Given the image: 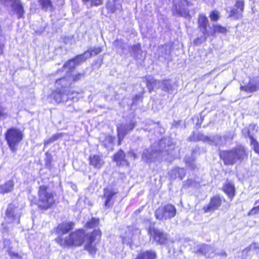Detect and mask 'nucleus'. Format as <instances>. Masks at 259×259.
<instances>
[{
  "mask_svg": "<svg viewBox=\"0 0 259 259\" xmlns=\"http://www.w3.org/2000/svg\"><path fill=\"white\" fill-rule=\"evenodd\" d=\"M85 237L84 231L82 230H78L76 232L71 233L65 238L58 236L55 240L57 243L63 247L80 246L84 242ZM101 237V232L99 230H94L87 236L85 247L92 256H94L96 253V244L100 240Z\"/></svg>",
  "mask_w": 259,
  "mask_h": 259,
  "instance_id": "1",
  "label": "nucleus"
},
{
  "mask_svg": "<svg viewBox=\"0 0 259 259\" xmlns=\"http://www.w3.org/2000/svg\"><path fill=\"white\" fill-rule=\"evenodd\" d=\"M220 157L225 164L232 165L247 158V154L244 147L239 146L230 151L221 152Z\"/></svg>",
  "mask_w": 259,
  "mask_h": 259,
  "instance_id": "2",
  "label": "nucleus"
},
{
  "mask_svg": "<svg viewBox=\"0 0 259 259\" xmlns=\"http://www.w3.org/2000/svg\"><path fill=\"white\" fill-rule=\"evenodd\" d=\"M37 205L39 207L47 209L54 203V196L52 190L46 185H41L38 190Z\"/></svg>",
  "mask_w": 259,
  "mask_h": 259,
  "instance_id": "3",
  "label": "nucleus"
},
{
  "mask_svg": "<svg viewBox=\"0 0 259 259\" xmlns=\"http://www.w3.org/2000/svg\"><path fill=\"white\" fill-rule=\"evenodd\" d=\"M23 133L16 127L8 129L5 134V140L13 152L17 151V147L23 139Z\"/></svg>",
  "mask_w": 259,
  "mask_h": 259,
  "instance_id": "4",
  "label": "nucleus"
},
{
  "mask_svg": "<svg viewBox=\"0 0 259 259\" xmlns=\"http://www.w3.org/2000/svg\"><path fill=\"white\" fill-rule=\"evenodd\" d=\"M55 85L57 89L56 91L53 93L52 96L56 103H60L64 102V101H67L69 99L74 100V96H73L74 93L72 92L71 94H70V91L66 88L67 86H63V82H61L59 85H57L56 84ZM77 94V93H75V94Z\"/></svg>",
  "mask_w": 259,
  "mask_h": 259,
  "instance_id": "5",
  "label": "nucleus"
},
{
  "mask_svg": "<svg viewBox=\"0 0 259 259\" xmlns=\"http://www.w3.org/2000/svg\"><path fill=\"white\" fill-rule=\"evenodd\" d=\"M176 208L173 205L167 204L159 207L155 211V216L160 220L169 219L176 215Z\"/></svg>",
  "mask_w": 259,
  "mask_h": 259,
  "instance_id": "6",
  "label": "nucleus"
},
{
  "mask_svg": "<svg viewBox=\"0 0 259 259\" xmlns=\"http://www.w3.org/2000/svg\"><path fill=\"white\" fill-rule=\"evenodd\" d=\"M147 86L150 92L154 88H161L167 92H170L172 89V85L169 80L160 81L154 79L153 77L150 76L147 78Z\"/></svg>",
  "mask_w": 259,
  "mask_h": 259,
  "instance_id": "7",
  "label": "nucleus"
},
{
  "mask_svg": "<svg viewBox=\"0 0 259 259\" xmlns=\"http://www.w3.org/2000/svg\"><path fill=\"white\" fill-rule=\"evenodd\" d=\"M21 210L13 204H9L6 210L5 221L8 223L18 224L21 217Z\"/></svg>",
  "mask_w": 259,
  "mask_h": 259,
  "instance_id": "8",
  "label": "nucleus"
},
{
  "mask_svg": "<svg viewBox=\"0 0 259 259\" xmlns=\"http://www.w3.org/2000/svg\"><path fill=\"white\" fill-rule=\"evenodd\" d=\"M189 2L187 0H179L178 3H176L173 8L172 12L175 15L187 18L190 16L188 9Z\"/></svg>",
  "mask_w": 259,
  "mask_h": 259,
  "instance_id": "9",
  "label": "nucleus"
},
{
  "mask_svg": "<svg viewBox=\"0 0 259 259\" xmlns=\"http://www.w3.org/2000/svg\"><path fill=\"white\" fill-rule=\"evenodd\" d=\"M140 233L141 231L139 229L134 227H128L122 237L123 243L131 246L134 244L135 239L139 238Z\"/></svg>",
  "mask_w": 259,
  "mask_h": 259,
  "instance_id": "10",
  "label": "nucleus"
},
{
  "mask_svg": "<svg viewBox=\"0 0 259 259\" xmlns=\"http://www.w3.org/2000/svg\"><path fill=\"white\" fill-rule=\"evenodd\" d=\"M84 73H78L77 74H72V72H67V75L63 77L57 79L56 81V84L59 85L61 82H63V85L68 86L72 81H77L81 78L84 77Z\"/></svg>",
  "mask_w": 259,
  "mask_h": 259,
  "instance_id": "11",
  "label": "nucleus"
},
{
  "mask_svg": "<svg viewBox=\"0 0 259 259\" xmlns=\"http://www.w3.org/2000/svg\"><path fill=\"white\" fill-rule=\"evenodd\" d=\"M149 233L153 238L156 244L162 245L166 243L167 241V235L161 231L150 227Z\"/></svg>",
  "mask_w": 259,
  "mask_h": 259,
  "instance_id": "12",
  "label": "nucleus"
},
{
  "mask_svg": "<svg viewBox=\"0 0 259 259\" xmlns=\"http://www.w3.org/2000/svg\"><path fill=\"white\" fill-rule=\"evenodd\" d=\"M222 204V199L219 196L213 197L209 203L203 207V210L205 213L212 212L218 209Z\"/></svg>",
  "mask_w": 259,
  "mask_h": 259,
  "instance_id": "13",
  "label": "nucleus"
},
{
  "mask_svg": "<svg viewBox=\"0 0 259 259\" xmlns=\"http://www.w3.org/2000/svg\"><path fill=\"white\" fill-rule=\"evenodd\" d=\"M165 152V151H162L157 154L156 152H153L152 149H145L143 152L142 158L147 162H151L157 158L158 155V157L163 156Z\"/></svg>",
  "mask_w": 259,
  "mask_h": 259,
  "instance_id": "14",
  "label": "nucleus"
},
{
  "mask_svg": "<svg viewBox=\"0 0 259 259\" xmlns=\"http://www.w3.org/2000/svg\"><path fill=\"white\" fill-rule=\"evenodd\" d=\"M84 61L85 59H83V56L81 55L77 56L73 59L69 60L63 66V68L65 71L66 75H67L68 71L72 72V69H74L76 65Z\"/></svg>",
  "mask_w": 259,
  "mask_h": 259,
  "instance_id": "15",
  "label": "nucleus"
},
{
  "mask_svg": "<svg viewBox=\"0 0 259 259\" xmlns=\"http://www.w3.org/2000/svg\"><path fill=\"white\" fill-rule=\"evenodd\" d=\"M240 90L248 93H253L259 90V76L250 80L246 85H241Z\"/></svg>",
  "mask_w": 259,
  "mask_h": 259,
  "instance_id": "16",
  "label": "nucleus"
},
{
  "mask_svg": "<svg viewBox=\"0 0 259 259\" xmlns=\"http://www.w3.org/2000/svg\"><path fill=\"white\" fill-rule=\"evenodd\" d=\"M74 226V224L72 222L63 223L58 225L57 228L56 232L58 236H61L65 238L64 235L71 230Z\"/></svg>",
  "mask_w": 259,
  "mask_h": 259,
  "instance_id": "17",
  "label": "nucleus"
},
{
  "mask_svg": "<svg viewBox=\"0 0 259 259\" xmlns=\"http://www.w3.org/2000/svg\"><path fill=\"white\" fill-rule=\"evenodd\" d=\"M255 127V125L250 124L249 126L248 129L244 128L242 131L243 134L244 136H248L250 139L251 145L253 146L254 150L255 152L259 153V144L257 141L253 138L252 136L250 133V130L251 129L254 130Z\"/></svg>",
  "mask_w": 259,
  "mask_h": 259,
  "instance_id": "18",
  "label": "nucleus"
},
{
  "mask_svg": "<svg viewBox=\"0 0 259 259\" xmlns=\"http://www.w3.org/2000/svg\"><path fill=\"white\" fill-rule=\"evenodd\" d=\"M136 126L135 123L131 122L129 125H121L120 126L117 127L118 136L119 143L122 140L125 135L130 131L133 130Z\"/></svg>",
  "mask_w": 259,
  "mask_h": 259,
  "instance_id": "19",
  "label": "nucleus"
},
{
  "mask_svg": "<svg viewBox=\"0 0 259 259\" xmlns=\"http://www.w3.org/2000/svg\"><path fill=\"white\" fill-rule=\"evenodd\" d=\"M89 161L90 165L98 169H100L105 163L102 156L99 155H91L89 157Z\"/></svg>",
  "mask_w": 259,
  "mask_h": 259,
  "instance_id": "20",
  "label": "nucleus"
},
{
  "mask_svg": "<svg viewBox=\"0 0 259 259\" xmlns=\"http://www.w3.org/2000/svg\"><path fill=\"white\" fill-rule=\"evenodd\" d=\"M208 23V20L205 15L203 14L199 15L198 18V24L199 27L202 29V33L204 36L203 41H205L208 35V33L207 31Z\"/></svg>",
  "mask_w": 259,
  "mask_h": 259,
  "instance_id": "21",
  "label": "nucleus"
},
{
  "mask_svg": "<svg viewBox=\"0 0 259 259\" xmlns=\"http://www.w3.org/2000/svg\"><path fill=\"white\" fill-rule=\"evenodd\" d=\"M3 3L5 2H11L13 9L16 12L18 18L22 17L24 14V11L23 6L19 0H1Z\"/></svg>",
  "mask_w": 259,
  "mask_h": 259,
  "instance_id": "22",
  "label": "nucleus"
},
{
  "mask_svg": "<svg viewBox=\"0 0 259 259\" xmlns=\"http://www.w3.org/2000/svg\"><path fill=\"white\" fill-rule=\"evenodd\" d=\"M14 187V182L13 180H10L3 184L0 185V194H5L11 192Z\"/></svg>",
  "mask_w": 259,
  "mask_h": 259,
  "instance_id": "23",
  "label": "nucleus"
},
{
  "mask_svg": "<svg viewBox=\"0 0 259 259\" xmlns=\"http://www.w3.org/2000/svg\"><path fill=\"white\" fill-rule=\"evenodd\" d=\"M104 191V197L105 198V207L109 208L113 204V203H111V201L117 192L109 189H105Z\"/></svg>",
  "mask_w": 259,
  "mask_h": 259,
  "instance_id": "24",
  "label": "nucleus"
},
{
  "mask_svg": "<svg viewBox=\"0 0 259 259\" xmlns=\"http://www.w3.org/2000/svg\"><path fill=\"white\" fill-rule=\"evenodd\" d=\"M198 252L204 255L206 257H210L213 254L214 249L211 246L203 244L199 247Z\"/></svg>",
  "mask_w": 259,
  "mask_h": 259,
  "instance_id": "25",
  "label": "nucleus"
},
{
  "mask_svg": "<svg viewBox=\"0 0 259 259\" xmlns=\"http://www.w3.org/2000/svg\"><path fill=\"white\" fill-rule=\"evenodd\" d=\"M107 8L112 13H115L117 11H120L122 9L121 4L116 0H109L107 4Z\"/></svg>",
  "mask_w": 259,
  "mask_h": 259,
  "instance_id": "26",
  "label": "nucleus"
},
{
  "mask_svg": "<svg viewBox=\"0 0 259 259\" xmlns=\"http://www.w3.org/2000/svg\"><path fill=\"white\" fill-rule=\"evenodd\" d=\"M38 2L40 5L41 9L45 11H52L54 10L51 0H38Z\"/></svg>",
  "mask_w": 259,
  "mask_h": 259,
  "instance_id": "27",
  "label": "nucleus"
},
{
  "mask_svg": "<svg viewBox=\"0 0 259 259\" xmlns=\"http://www.w3.org/2000/svg\"><path fill=\"white\" fill-rule=\"evenodd\" d=\"M224 191L232 200L235 195L234 186L230 182L227 183L224 186Z\"/></svg>",
  "mask_w": 259,
  "mask_h": 259,
  "instance_id": "28",
  "label": "nucleus"
},
{
  "mask_svg": "<svg viewBox=\"0 0 259 259\" xmlns=\"http://www.w3.org/2000/svg\"><path fill=\"white\" fill-rule=\"evenodd\" d=\"M156 253L151 250H147L139 253L135 259H155Z\"/></svg>",
  "mask_w": 259,
  "mask_h": 259,
  "instance_id": "29",
  "label": "nucleus"
},
{
  "mask_svg": "<svg viewBox=\"0 0 259 259\" xmlns=\"http://www.w3.org/2000/svg\"><path fill=\"white\" fill-rule=\"evenodd\" d=\"M203 140L210 145H214L217 146L222 144V138L218 135L214 136L211 138L205 137Z\"/></svg>",
  "mask_w": 259,
  "mask_h": 259,
  "instance_id": "30",
  "label": "nucleus"
},
{
  "mask_svg": "<svg viewBox=\"0 0 259 259\" xmlns=\"http://www.w3.org/2000/svg\"><path fill=\"white\" fill-rule=\"evenodd\" d=\"M101 49L100 47L96 48H92L90 50H88L84 52L83 54H81V55L83 56V59H85V60L91 57L93 55H96L100 54L101 52Z\"/></svg>",
  "mask_w": 259,
  "mask_h": 259,
  "instance_id": "31",
  "label": "nucleus"
},
{
  "mask_svg": "<svg viewBox=\"0 0 259 259\" xmlns=\"http://www.w3.org/2000/svg\"><path fill=\"white\" fill-rule=\"evenodd\" d=\"M114 160L119 165L124 164V163L128 165V163L124 159V154L122 150H120L114 157Z\"/></svg>",
  "mask_w": 259,
  "mask_h": 259,
  "instance_id": "32",
  "label": "nucleus"
},
{
  "mask_svg": "<svg viewBox=\"0 0 259 259\" xmlns=\"http://www.w3.org/2000/svg\"><path fill=\"white\" fill-rule=\"evenodd\" d=\"M130 52L136 58H139L142 56V54L143 53L141 49V46L140 44L135 45L131 46Z\"/></svg>",
  "mask_w": 259,
  "mask_h": 259,
  "instance_id": "33",
  "label": "nucleus"
},
{
  "mask_svg": "<svg viewBox=\"0 0 259 259\" xmlns=\"http://www.w3.org/2000/svg\"><path fill=\"white\" fill-rule=\"evenodd\" d=\"M172 173L175 176V177H179L182 180L185 176L186 171L183 168L177 167L172 170Z\"/></svg>",
  "mask_w": 259,
  "mask_h": 259,
  "instance_id": "34",
  "label": "nucleus"
},
{
  "mask_svg": "<svg viewBox=\"0 0 259 259\" xmlns=\"http://www.w3.org/2000/svg\"><path fill=\"white\" fill-rule=\"evenodd\" d=\"M242 12L243 11L241 9H237L235 8L231 10L230 16L233 17L235 19H239L241 17Z\"/></svg>",
  "mask_w": 259,
  "mask_h": 259,
  "instance_id": "35",
  "label": "nucleus"
},
{
  "mask_svg": "<svg viewBox=\"0 0 259 259\" xmlns=\"http://www.w3.org/2000/svg\"><path fill=\"white\" fill-rule=\"evenodd\" d=\"M99 224V219L92 218L86 224V227L89 228H92L98 226Z\"/></svg>",
  "mask_w": 259,
  "mask_h": 259,
  "instance_id": "36",
  "label": "nucleus"
},
{
  "mask_svg": "<svg viewBox=\"0 0 259 259\" xmlns=\"http://www.w3.org/2000/svg\"><path fill=\"white\" fill-rule=\"evenodd\" d=\"M213 33H215L216 32L218 33H225L227 29L225 27H222V26L220 25H214L213 26Z\"/></svg>",
  "mask_w": 259,
  "mask_h": 259,
  "instance_id": "37",
  "label": "nucleus"
},
{
  "mask_svg": "<svg viewBox=\"0 0 259 259\" xmlns=\"http://www.w3.org/2000/svg\"><path fill=\"white\" fill-rule=\"evenodd\" d=\"M8 116V113L6 111V109L0 106V119L4 120L6 119Z\"/></svg>",
  "mask_w": 259,
  "mask_h": 259,
  "instance_id": "38",
  "label": "nucleus"
},
{
  "mask_svg": "<svg viewBox=\"0 0 259 259\" xmlns=\"http://www.w3.org/2000/svg\"><path fill=\"white\" fill-rule=\"evenodd\" d=\"M235 8L237 9H241L243 11L244 10V1L236 0Z\"/></svg>",
  "mask_w": 259,
  "mask_h": 259,
  "instance_id": "39",
  "label": "nucleus"
},
{
  "mask_svg": "<svg viewBox=\"0 0 259 259\" xmlns=\"http://www.w3.org/2000/svg\"><path fill=\"white\" fill-rule=\"evenodd\" d=\"M210 18L211 20L213 21H217L219 19V16L217 11H212L210 14Z\"/></svg>",
  "mask_w": 259,
  "mask_h": 259,
  "instance_id": "40",
  "label": "nucleus"
},
{
  "mask_svg": "<svg viewBox=\"0 0 259 259\" xmlns=\"http://www.w3.org/2000/svg\"><path fill=\"white\" fill-rule=\"evenodd\" d=\"M259 213V205L253 207L249 212L250 215H254Z\"/></svg>",
  "mask_w": 259,
  "mask_h": 259,
  "instance_id": "41",
  "label": "nucleus"
},
{
  "mask_svg": "<svg viewBox=\"0 0 259 259\" xmlns=\"http://www.w3.org/2000/svg\"><path fill=\"white\" fill-rule=\"evenodd\" d=\"M55 141L53 137L52 136L48 140H45L44 141V146L46 147L48 145L54 142Z\"/></svg>",
  "mask_w": 259,
  "mask_h": 259,
  "instance_id": "42",
  "label": "nucleus"
},
{
  "mask_svg": "<svg viewBox=\"0 0 259 259\" xmlns=\"http://www.w3.org/2000/svg\"><path fill=\"white\" fill-rule=\"evenodd\" d=\"M102 3V0H94L92 1L91 6H98Z\"/></svg>",
  "mask_w": 259,
  "mask_h": 259,
  "instance_id": "43",
  "label": "nucleus"
},
{
  "mask_svg": "<svg viewBox=\"0 0 259 259\" xmlns=\"http://www.w3.org/2000/svg\"><path fill=\"white\" fill-rule=\"evenodd\" d=\"M63 136V134L62 133H57L56 134H55L52 136L53 138L54 139L55 141H57L58 139H60V138L62 137Z\"/></svg>",
  "mask_w": 259,
  "mask_h": 259,
  "instance_id": "44",
  "label": "nucleus"
},
{
  "mask_svg": "<svg viewBox=\"0 0 259 259\" xmlns=\"http://www.w3.org/2000/svg\"><path fill=\"white\" fill-rule=\"evenodd\" d=\"M141 96L139 95H136L134 98L133 99V104H136L137 100L141 99Z\"/></svg>",
  "mask_w": 259,
  "mask_h": 259,
  "instance_id": "45",
  "label": "nucleus"
},
{
  "mask_svg": "<svg viewBox=\"0 0 259 259\" xmlns=\"http://www.w3.org/2000/svg\"><path fill=\"white\" fill-rule=\"evenodd\" d=\"M255 246V244L251 245L249 247L246 248L245 250H243V251H248L251 248L253 247V246Z\"/></svg>",
  "mask_w": 259,
  "mask_h": 259,
  "instance_id": "46",
  "label": "nucleus"
},
{
  "mask_svg": "<svg viewBox=\"0 0 259 259\" xmlns=\"http://www.w3.org/2000/svg\"><path fill=\"white\" fill-rule=\"evenodd\" d=\"M4 45L0 44V54H2L3 52Z\"/></svg>",
  "mask_w": 259,
  "mask_h": 259,
  "instance_id": "47",
  "label": "nucleus"
},
{
  "mask_svg": "<svg viewBox=\"0 0 259 259\" xmlns=\"http://www.w3.org/2000/svg\"><path fill=\"white\" fill-rule=\"evenodd\" d=\"M200 40V39L199 38H197L196 39H195L194 40V43L196 44V45H197L199 43H200V42L199 41Z\"/></svg>",
  "mask_w": 259,
  "mask_h": 259,
  "instance_id": "48",
  "label": "nucleus"
},
{
  "mask_svg": "<svg viewBox=\"0 0 259 259\" xmlns=\"http://www.w3.org/2000/svg\"><path fill=\"white\" fill-rule=\"evenodd\" d=\"M190 167H191L192 168H195V164L194 163H190L189 164V165Z\"/></svg>",
  "mask_w": 259,
  "mask_h": 259,
  "instance_id": "49",
  "label": "nucleus"
},
{
  "mask_svg": "<svg viewBox=\"0 0 259 259\" xmlns=\"http://www.w3.org/2000/svg\"><path fill=\"white\" fill-rule=\"evenodd\" d=\"M131 156H132L133 157V158L135 159L137 158V156H136V154H135L134 153L132 152L131 153Z\"/></svg>",
  "mask_w": 259,
  "mask_h": 259,
  "instance_id": "50",
  "label": "nucleus"
},
{
  "mask_svg": "<svg viewBox=\"0 0 259 259\" xmlns=\"http://www.w3.org/2000/svg\"><path fill=\"white\" fill-rule=\"evenodd\" d=\"M233 135H231V136H230V137H227V136H225V138L226 139L230 138V139H232V138H233Z\"/></svg>",
  "mask_w": 259,
  "mask_h": 259,
  "instance_id": "51",
  "label": "nucleus"
},
{
  "mask_svg": "<svg viewBox=\"0 0 259 259\" xmlns=\"http://www.w3.org/2000/svg\"><path fill=\"white\" fill-rule=\"evenodd\" d=\"M185 160H186V163L187 164V163H188V160H187V159H186Z\"/></svg>",
  "mask_w": 259,
  "mask_h": 259,
  "instance_id": "52",
  "label": "nucleus"
},
{
  "mask_svg": "<svg viewBox=\"0 0 259 259\" xmlns=\"http://www.w3.org/2000/svg\"><path fill=\"white\" fill-rule=\"evenodd\" d=\"M161 143H162V141H160V143H159V144L161 145Z\"/></svg>",
  "mask_w": 259,
  "mask_h": 259,
  "instance_id": "53",
  "label": "nucleus"
}]
</instances>
